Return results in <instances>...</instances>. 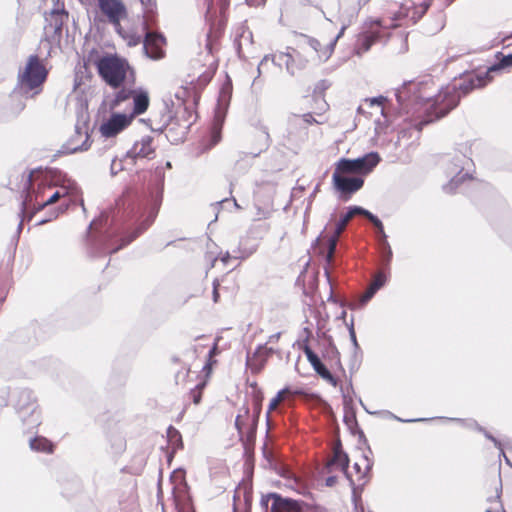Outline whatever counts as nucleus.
<instances>
[{
	"label": "nucleus",
	"instance_id": "obj_52",
	"mask_svg": "<svg viewBox=\"0 0 512 512\" xmlns=\"http://www.w3.org/2000/svg\"><path fill=\"white\" fill-rule=\"evenodd\" d=\"M261 353L266 354V357H271L276 353V350L272 347H267V343L259 344L254 351V357H259Z\"/></svg>",
	"mask_w": 512,
	"mask_h": 512
},
{
	"label": "nucleus",
	"instance_id": "obj_9",
	"mask_svg": "<svg viewBox=\"0 0 512 512\" xmlns=\"http://www.w3.org/2000/svg\"><path fill=\"white\" fill-rule=\"evenodd\" d=\"M380 161L381 157L379 153L370 151L354 159L342 157L336 162L335 168L347 174H358L357 176L364 178V176L374 170Z\"/></svg>",
	"mask_w": 512,
	"mask_h": 512
},
{
	"label": "nucleus",
	"instance_id": "obj_24",
	"mask_svg": "<svg viewBox=\"0 0 512 512\" xmlns=\"http://www.w3.org/2000/svg\"><path fill=\"white\" fill-rule=\"evenodd\" d=\"M132 98H133V110L130 115H132V119H133L135 115H141L144 112H146V110L149 107L150 100H149L148 92L143 90L142 88L135 90Z\"/></svg>",
	"mask_w": 512,
	"mask_h": 512
},
{
	"label": "nucleus",
	"instance_id": "obj_2",
	"mask_svg": "<svg viewBox=\"0 0 512 512\" xmlns=\"http://www.w3.org/2000/svg\"><path fill=\"white\" fill-rule=\"evenodd\" d=\"M432 80L409 81L396 89L395 97L401 110L408 113L414 104L426 107L418 130L446 116L465 96L475 88L480 87V72L474 69L465 72L458 81L440 89H435Z\"/></svg>",
	"mask_w": 512,
	"mask_h": 512
},
{
	"label": "nucleus",
	"instance_id": "obj_38",
	"mask_svg": "<svg viewBox=\"0 0 512 512\" xmlns=\"http://www.w3.org/2000/svg\"><path fill=\"white\" fill-rule=\"evenodd\" d=\"M347 480L349 482V486L351 487V492H352L351 493V501L354 506V509L356 511L361 509V511L363 512L361 494H362V491L364 489V485L366 484V482H364L361 485H356L352 477H348Z\"/></svg>",
	"mask_w": 512,
	"mask_h": 512
},
{
	"label": "nucleus",
	"instance_id": "obj_23",
	"mask_svg": "<svg viewBox=\"0 0 512 512\" xmlns=\"http://www.w3.org/2000/svg\"><path fill=\"white\" fill-rule=\"evenodd\" d=\"M230 95H231V92L227 91V99H225L226 92H225L224 88L222 89L221 96L218 99V103H217V106L215 109V114H214L215 129L220 130L224 123L226 111H227L228 105H229Z\"/></svg>",
	"mask_w": 512,
	"mask_h": 512
},
{
	"label": "nucleus",
	"instance_id": "obj_55",
	"mask_svg": "<svg viewBox=\"0 0 512 512\" xmlns=\"http://www.w3.org/2000/svg\"><path fill=\"white\" fill-rule=\"evenodd\" d=\"M234 258V259H245L248 257V254L247 255H243L240 251V249H237V250H233V255H230V253L227 251L222 257H221V261L224 263V264H227L228 261L230 260V258Z\"/></svg>",
	"mask_w": 512,
	"mask_h": 512
},
{
	"label": "nucleus",
	"instance_id": "obj_60",
	"mask_svg": "<svg viewBox=\"0 0 512 512\" xmlns=\"http://www.w3.org/2000/svg\"><path fill=\"white\" fill-rule=\"evenodd\" d=\"M502 72H491L488 74V69L482 74V88L492 82L495 75L501 74Z\"/></svg>",
	"mask_w": 512,
	"mask_h": 512
},
{
	"label": "nucleus",
	"instance_id": "obj_43",
	"mask_svg": "<svg viewBox=\"0 0 512 512\" xmlns=\"http://www.w3.org/2000/svg\"><path fill=\"white\" fill-rule=\"evenodd\" d=\"M389 276L390 270L387 271L386 269H380L370 285L373 286L376 291H378L386 284Z\"/></svg>",
	"mask_w": 512,
	"mask_h": 512
},
{
	"label": "nucleus",
	"instance_id": "obj_29",
	"mask_svg": "<svg viewBox=\"0 0 512 512\" xmlns=\"http://www.w3.org/2000/svg\"><path fill=\"white\" fill-rule=\"evenodd\" d=\"M29 447L35 452L53 453L54 444L44 436L36 435L29 440Z\"/></svg>",
	"mask_w": 512,
	"mask_h": 512
},
{
	"label": "nucleus",
	"instance_id": "obj_42",
	"mask_svg": "<svg viewBox=\"0 0 512 512\" xmlns=\"http://www.w3.org/2000/svg\"><path fill=\"white\" fill-rule=\"evenodd\" d=\"M482 434L484 435V437L486 439L490 440L496 448L499 449V457H501V455H504L503 447L506 446L509 442V439L507 437L498 438V437L494 436L491 432L486 431L483 428H482Z\"/></svg>",
	"mask_w": 512,
	"mask_h": 512
},
{
	"label": "nucleus",
	"instance_id": "obj_1",
	"mask_svg": "<svg viewBox=\"0 0 512 512\" xmlns=\"http://www.w3.org/2000/svg\"><path fill=\"white\" fill-rule=\"evenodd\" d=\"M172 163L157 166L142 193H128L116 201L111 211H101L86 229V250L90 258H102L118 252L155 220L163 199L165 172Z\"/></svg>",
	"mask_w": 512,
	"mask_h": 512
},
{
	"label": "nucleus",
	"instance_id": "obj_46",
	"mask_svg": "<svg viewBox=\"0 0 512 512\" xmlns=\"http://www.w3.org/2000/svg\"><path fill=\"white\" fill-rule=\"evenodd\" d=\"M118 89L119 90L116 93L115 98L113 100V105L114 106L119 105L120 103L126 101L127 99L132 97L133 93L135 92V90L125 89V88H123V86L118 88Z\"/></svg>",
	"mask_w": 512,
	"mask_h": 512
},
{
	"label": "nucleus",
	"instance_id": "obj_18",
	"mask_svg": "<svg viewBox=\"0 0 512 512\" xmlns=\"http://www.w3.org/2000/svg\"><path fill=\"white\" fill-rule=\"evenodd\" d=\"M304 331L307 333L306 338L303 340L301 344H299V348L304 352L308 362L312 366L313 370L320 376L324 375L329 371L327 366L322 362L320 357L309 345V337L311 335V331L309 328H304Z\"/></svg>",
	"mask_w": 512,
	"mask_h": 512
},
{
	"label": "nucleus",
	"instance_id": "obj_31",
	"mask_svg": "<svg viewBox=\"0 0 512 512\" xmlns=\"http://www.w3.org/2000/svg\"><path fill=\"white\" fill-rule=\"evenodd\" d=\"M354 210L357 211V214L365 216L374 225V227L376 228V230L379 234V238H382V239L388 238V236L384 230V225L377 215H375L372 212H370L369 210H367L361 206H357V205H354Z\"/></svg>",
	"mask_w": 512,
	"mask_h": 512
},
{
	"label": "nucleus",
	"instance_id": "obj_44",
	"mask_svg": "<svg viewBox=\"0 0 512 512\" xmlns=\"http://www.w3.org/2000/svg\"><path fill=\"white\" fill-rule=\"evenodd\" d=\"M439 419H445L448 421L457 422L465 428H468V429H471L474 431H480V425L474 419L446 418V417H439Z\"/></svg>",
	"mask_w": 512,
	"mask_h": 512
},
{
	"label": "nucleus",
	"instance_id": "obj_51",
	"mask_svg": "<svg viewBox=\"0 0 512 512\" xmlns=\"http://www.w3.org/2000/svg\"><path fill=\"white\" fill-rule=\"evenodd\" d=\"M270 502H273V492H268L261 495L260 507L263 512H270Z\"/></svg>",
	"mask_w": 512,
	"mask_h": 512
},
{
	"label": "nucleus",
	"instance_id": "obj_13",
	"mask_svg": "<svg viewBox=\"0 0 512 512\" xmlns=\"http://www.w3.org/2000/svg\"><path fill=\"white\" fill-rule=\"evenodd\" d=\"M143 29L145 31L143 40V50L146 57L152 60L163 58L164 51L159 49V44H166V38L161 32H150L147 27V21L143 20Z\"/></svg>",
	"mask_w": 512,
	"mask_h": 512
},
{
	"label": "nucleus",
	"instance_id": "obj_27",
	"mask_svg": "<svg viewBox=\"0 0 512 512\" xmlns=\"http://www.w3.org/2000/svg\"><path fill=\"white\" fill-rule=\"evenodd\" d=\"M378 251L380 269H386L387 271L390 270L393 252L387 238H379Z\"/></svg>",
	"mask_w": 512,
	"mask_h": 512
},
{
	"label": "nucleus",
	"instance_id": "obj_54",
	"mask_svg": "<svg viewBox=\"0 0 512 512\" xmlns=\"http://www.w3.org/2000/svg\"><path fill=\"white\" fill-rule=\"evenodd\" d=\"M192 91L187 89V88H180L176 93H175V98L180 101V105L181 106H184V105H187L186 104V98L189 97L191 95Z\"/></svg>",
	"mask_w": 512,
	"mask_h": 512
},
{
	"label": "nucleus",
	"instance_id": "obj_49",
	"mask_svg": "<svg viewBox=\"0 0 512 512\" xmlns=\"http://www.w3.org/2000/svg\"><path fill=\"white\" fill-rule=\"evenodd\" d=\"M66 18L63 17H56L52 20L50 23V26L53 27V33L55 36H57L59 39L62 37L63 32V25Z\"/></svg>",
	"mask_w": 512,
	"mask_h": 512
},
{
	"label": "nucleus",
	"instance_id": "obj_39",
	"mask_svg": "<svg viewBox=\"0 0 512 512\" xmlns=\"http://www.w3.org/2000/svg\"><path fill=\"white\" fill-rule=\"evenodd\" d=\"M167 442L174 450H180L184 446L181 433L172 425L167 428Z\"/></svg>",
	"mask_w": 512,
	"mask_h": 512
},
{
	"label": "nucleus",
	"instance_id": "obj_34",
	"mask_svg": "<svg viewBox=\"0 0 512 512\" xmlns=\"http://www.w3.org/2000/svg\"><path fill=\"white\" fill-rule=\"evenodd\" d=\"M269 358L270 357H266L264 353H261L259 357H254V353L251 355L250 352L247 351L245 365L250 368L252 373L258 374L264 368Z\"/></svg>",
	"mask_w": 512,
	"mask_h": 512
},
{
	"label": "nucleus",
	"instance_id": "obj_11",
	"mask_svg": "<svg viewBox=\"0 0 512 512\" xmlns=\"http://www.w3.org/2000/svg\"><path fill=\"white\" fill-rule=\"evenodd\" d=\"M154 138L150 135L143 136L135 141L132 147L125 153L124 160L127 164L135 165L139 160H151L156 156L153 146Z\"/></svg>",
	"mask_w": 512,
	"mask_h": 512
},
{
	"label": "nucleus",
	"instance_id": "obj_59",
	"mask_svg": "<svg viewBox=\"0 0 512 512\" xmlns=\"http://www.w3.org/2000/svg\"><path fill=\"white\" fill-rule=\"evenodd\" d=\"M502 72H491L488 74V69L482 74V88L492 82L495 75L501 74Z\"/></svg>",
	"mask_w": 512,
	"mask_h": 512
},
{
	"label": "nucleus",
	"instance_id": "obj_35",
	"mask_svg": "<svg viewBox=\"0 0 512 512\" xmlns=\"http://www.w3.org/2000/svg\"><path fill=\"white\" fill-rule=\"evenodd\" d=\"M74 142V137H71L66 143H64L60 149L54 154V157H58L61 155H69L79 151H86L89 149L90 144H87V139H85L80 145L72 146Z\"/></svg>",
	"mask_w": 512,
	"mask_h": 512
},
{
	"label": "nucleus",
	"instance_id": "obj_28",
	"mask_svg": "<svg viewBox=\"0 0 512 512\" xmlns=\"http://www.w3.org/2000/svg\"><path fill=\"white\" fill-rule=\"evenodd\" d=\"M240 493L243 494L244 501V509L242 512H251L252 501H253V490L251 484H245L242 487L238 486L235 490V494L233 497L234 503L236 499L240 497ZM234 512H236V505L233 507Z\"/></svg>",
	"mask_w": 512,
	"mask_h": 512
},
{
	"label": "nucleus",
	"instance_id": "obj_50",
	"mask_svg": "<svg viewBox=\"0 0 512 512\" xmlns=\"http://www.w3.org/2000/svg\"><path fill=\"white\" fill-rule=\"evenodd\" d=\"M329 266L327 263H326V266L324 267V274H325V277L327 279V282L330 286V293H329V296L327 298V301L328 302H332V303H339L340 306L342 307L343 306V303L342 302H339L338 299L334 296L333 294V287H332V282H331V276H330V272H329Z\"/></svg>",
	"mask_w": 512,
	"mask_h": 512
},
{
	"label": "nucleus",
	"instance_id": "obj_22",
	"mask_svg": "<svg viewBox=\"0 0 512 512\" xmlns=\"http://www.w3.org/2000/svg\"><path fill=\"white\" fill-rule=\"evenodd\" d=\"M245 423L241 421V415L238 414L235 418L234 426L238 432L239 440L242 443L243 449H244V457L246 458L245 465L249 466L251 469L253 468V451H254V445L252 443L246 442V431L244 432Z\"/></svg>",
	"mask_w": 512,
	"mask_h": 512
},
{
	"label": "nucleus",
	"instance_id": "obj_20",
	"mask_svg": "<svg viewBox=\"0 0 512 512\" xmlns=\"http://www.w3.org/2000/svg\"><path fill=\"white\" fill-rule=\"evenodd\" d=\"M76 114V123H75V135L81 136L82 134L86 135L87 141L89 140L88 134V123H89V112H88V103L85 100H78L75 108Z\"/></svg>",
	"mask_w": 512,
	"mask_h": 512
},
{
	"label": "nucleus",
	"instance_id": "obj_7",
	"mask_svg": "<svg viewBox=\"0 0 512 512\" xmlns=\"http://www.w3.org/2000/svg\"><path fill=\"white\" fill-rule=\"evenodd\" d=\"M357 211L354 210V205L349 206L347 211L340 215L337 220L334 231L326 239L321 241V234L313 241L312 248L318 250L319 255L324 259L328 265L332 264L333 256L336 250L338 238L345 228L347 222L355 215Z\"/></svg>",
	"mask_w": 512,
	"mask_h": 512
},
{
	"label": "nucleus",
	"instance_id": "obj_40",
	"mask_svg": "<svg viewBox=\"0 0 512 512\" xmlns=\"http://www.w3.org/2000/svg\"><path fill=\"white\" fill-rule=\"evenodd\" d=\"M67 193V189H65L63 193L60 192L59 190H56L46 201H44L43 203L39 204L36 208L31 210V214L29 215L28 219L32 220V218L37 212L43 210L46 206L55 203L58 199L65 196Z\"/></svg>",
	"mask_w": 512,
	"mask_h": 512
},
{
	"label": "nucleus",
	"instance_id": "obj_12",
	"mask_svg": "<svg viewBox=\"0 0 512 512\" xmlns=\"http://www.w3.org/2000/svg\"><path fill=\"white\" fill-rule=\"evenodd\" d=\"M207 3V9L205 13V19L207 22H209L210 28L209 32L207 33V43L206 48L211 53L212 52V43L213 41H217L224 33L227 19L226 15H220V18L217 19L215 12H213L214 9V2L213 0H206Z\"/></svg>",
	"mask_w": 512,
	"mask_h": 512
},
{
	"label": "nucleus",
	"instance_id": "obj_58",
	"mask_svg": "<svg viewBox=\"0 0 512 512\" xmlns=\"http://www.w3.org/2000/svg\"><path fill=\"white\" fill-rule=\"evenodd\" d=\"M50 14L53 17V19L56 18V17L68 18V12L64 8V4L63 3H62V7L61 8H59L58 6H55L51 10Z\"/></svg>",
	"mask_w": 512,
	"mask_h": 512
},
{
	"label": "nucleus",
	"instance_id": "obj_53",
	"mask_svg": "<svg viewBox=\"0 0 512 512\" xmlns=\"http://www.w3.org/2000/svg\"><path fill=\"white\" fill-rule=\"evenodd\" d=\"M144 13L148 15L155 14L156 0H140Z\"/></svg>",
	"mask_w": 512,
	"mask_h": 512
},
{
	"label": "nucleus",
	"instance_id": "obj_48",
	"mask_svg": "<svg viewBox=\"0 0 512 512\" xmlns=\"http://www.w3.org/2000/svg\"><path fill=\"white\" fill-rule=\"evenodd\" d=\"M362 361V350L359 349V351L356 352V350L353 349L352 355L350 358V364L349 369L351 372H354L359 369L360 364Z\"/></svg>",
	"mask_w": 512,
	"mask_h": 512
},
{
	"label": "nucleus",
	"instance_id": "obj_17",
	"mask_svg": "<svg viewBox=\"0 0 512 512\" xmlns=\"http://www.w3.org/2000/svg\"><path fill=\"white\" fill-rule=\"evenodd\" d=\"M264 396L261 390H258L253 399V415L251 418L250 423L248 424V427L246 429V442L252 443V445H255L256 441V434H257V427L259 423V418L262 412V402H263Z\"/></svg>",
	"mask_w": 512,
	"mask_h": 512
},
{
	"label": "nucleus",
	"instance_id": "obj_25",
	"mask_svg": "<svg viewBox=\"0 0 512 512\" xmlns=\"http://www.w3.org/2000/svg\"><path fill=\"white\" fill-rule=\"evenodd\" d=\"M321 354L322 357L329 362H332V358H337V355L340 354L338 348L336 347L333 337L326 332H323L321 335Z\"/></svg>",
	"mask_w": 512,
	"mask_h": 512
},
{
	"label": "nucleus",
	"instance_id": "obj_6",
	"mask_svg": "<svg viewBox=\"0 0 512 512\" xmlns=\"http://www.w3.org/2000/svg\"><path fill=\"white\" fill-rule=\"evenodd\" d=\"M389 37L390 32L388 27L383 24L380 18L369 19L364 22L362 30L357 36L353 46V54L361 57L364 53L368 52L375 43L382 41L386 43Z\"/></svg>",
	"mask_w": 512,
	"mask_h": 512
},
{
	"label": "nucleus",
	"instance_id": "obj_5",
	"mask_svg": "<svg viewBox=\"0 0 512 512\" xmlns=\"http://www.w3.org/2000/svg\"><path fill=\"white\" fill-rule=\"evenodd\" d=\"M12 405L23 427L31 431L41 423V412L38 409L33 391L27 388L16 389L11 396Z\"/></svg>",
	"mask_w": 512,
	"mask_h": 512
},
{
	"label": "nucleus",
	"instance_id": "obj_14",
	"mask_svg": "<svg viewBox=\"0 0 512 512\" xmlns=\"http://www.w3.org/2000/svg\"><path fill=\"white\" fill-rule=\"evenodd\" d=\"M132 115L113 112L99 128L101 135L105 138H112L126 129L132 122Z\"/></svg>",
	"mask_w": 512,
	"mask_h": 512
},
{
	"label": "nucleus",
	"instance_id": "obj_37",
	"mask_svg": "<svg viewBox=\"0 0 512 512\" xmlns=\"http://www.w3.org/2000/svg\"><path fill=\"white\" fill-rule=\"evenodd\" d=\"M191 126V123L187 124L186 126L184 127H181V128H175L173 126H170L168 129H167V132L165 134L166 136V139L171 143V144H178L180 142H183L185 137H186V134L189 130Z\"/></svg>",
	"mask_w": 512,
	"mask_h": 512
},
{
	"label": "nucleus",
	"instance_id": "obj_19",
	"mask_svg": "<svg viewBox=\"0 0 512 512\" xmlns=\"http://www.w3.org/2000/svg\"><path fill=\"white\" fill-rule=\"evenodd\" d=\"M279 57H286V71L291 76H294L297 70L305 69L308 64V59L291 47H287L286 52L280 53Z\"/></svg>",
	"mask_w": 512,
	"mask_h": 512
},
{
	"label": "nucleus",
	"instance_id": "obj_33",
	"mask_svg": "<svg viewBox=\"0 0 512 512\" xmlns=\"http://www.w3.org/2000/svg\"><path fill=\"white\" fill-rule=\"evenodd\" d=\"M332 459L335 460V466L340 468L346 479H348V477H352L348 472L350 459L348 454L343 451L341 443H339V446L335 449Z\"/></svg>",
	"mask_w": 512,
	"mask_h": 512
},
{
	"label": "nucleus",
	"instance_id": "obj_26",
	"mask_svg": "<svg viewBox=\"0 0 512 512\" xmlns=\"http://www.w3.org/2000/svg\"><path fill=\"white\" fill-rule=\"evenodd\" d=\"M490 486L492 490H494L495 495H491L487 497L488 502L496 501L500 498V494L502 492V479L500 473V466L492 471L485 480V485Z\"/></svg>",
	"mask_w": 512,
	"mask_h": 512
},
{
	"label": "nucleus",
	"instance_id": "obj_45",
	"mask_svg": "<svg viewBox=\"0 0 512 512\" xmlns=\"http://www.w3.org/2000/svg\"><path fill=\"white\" fill-rule=\"evenodd\" d=\"M376 293H377L376 289L373 286L369 285L367 290L361 296L358 306H365L374 297V295ZM356 307H357V304L350 305L351 309H355Z\"/></svg>",
	"mask_w": 512,
	"mask_h": 512
},
{
	"label": "nucleus",
	"instance_id": "obj_63",
	"mask_svg": "<svg viewBox=\"0 0 512 512\" xmlns=\"http://www.w3.org/2000/svg\"><path fill=\"white\" fill-rule=\"evenodd\" d=\"M322 379L326 380L328 383H330L333 387H337L338 384H339V380L338 378H336L331 372L330 370L325 373L324 375H322L321 377Z\"/></svg>",
	"mask_w": 512,
	"mask_h": 512
},
{
	"label": "nucleus",
	"instance_id": "obj_32",
	"mask_svg": "<svg viewBox=\"0 0 512 512\" xmlns=\"http://www.w3.org/2000/svg\"><path fill=\"white\" fill-rule=\"evenodd\" d=\"M354 210L357 211V214L365 216L374 225V227L376 228V230L379 234V238H382V239L388 238V236L384 230V225L377 215H375L372 212H370L369 210H367L361 206H357V205H354Z\"/></svg>",
	"mask_w": 512,
	"mask_h": 512
},
{
	"label": "nucleus",
	"instance_id": "obj_30",
	"mask_svg": "<svg viewBox=\"0 0 512 512\" xmlns=\"http://www.w3.org/2000/svg\"><path fill=\"white\" fill-rule=\"evenodd\" d=\"M354 210L357 211V214L365 216L374 225V227L376 228V230L379 234V238H382V239L388 238V236L384 230V225L377 215H375L372 212H370L369 210H367L361 206H357V205H354Z\"/></svg>",
	"mask_w": 512,
	"mask_h": 512
},
{
	"label": "nucleus",
	"instance_id": "obj_64",
	"mask_svg": "<svg viewBox=\"0 0 512 512\" xmlns=\"http://www.w3.org/2000/svg\"><path fill=\"white\" fill-rule=\"evenodd\" d=\"M337 41H335L334 39L327 45L325 51L323 52V56H324V61L328 60L330 58V56L332 55L333 51H334V48H335V45H336Z\"/></svg>",
	"mask_w": 512,
	"mask_h": 512
},
{
	"label": "nucleus",
	"instance_id": "obj_10",
	"mask_svg": "<svg viewBox=\"0 0 512 512\" xmlns=\"http://www.w3.org/2000/svg\"><path fill=\"white\" fill-rule=\"evenodd\" d=\"M332 184L339 198L348 201L353 194L359 191L364 185L362 176H348L347 173L335 168L332 175Z\"/></svg>",
	"mask_w": 512,
	"mask_h": 512
},
{
	"label": "nucleus",
	"instance_id": "obj_21",
	"mask_svg": "<svg viewBox=\"0 0 512 512\" xmlns=\"http://www.w3.org/2000/svg\"><path fill=\"white\" fill-rule=\"evenodd\" d=\"M343 406H344V416L343 422L347 426L348 430L352 435H355V431L361 429L358 424L356 417V410L353 405V400L350 396L343 393Z\"/></svg>",
	"mask_w": 512,
	"mask_h": 512
},
{
	"label": "nucleus",
	"instance_id": "obj_56",
	"mask_svg": "<svg viewBox=\"0 0 512 512\" xmlns=\"http://www.w3.org/2000/svg\"><path fill=\"white\" fill-rule=\"evenodd\" d=\"M331 83L326 79L319 80L314 87V94L321 95L323 94L329 87Z\"/></svg>",
	"mask_w": 512,
	"mask_h": 512
},
{
	"label": "nucleus",
	"instance_id": "obj_61",
	"mask_svg": "<svg viewBox=\"0 0 512 512\" xmlns=\"http://www.w3.org/2000/svg\"><path fill=\"white\" fill-rule=\"evenodd\" d=\"M502 72H491L488 74V69L482 74V88L492 82L495 75L501 74Z\"/></svg>",
	"mask_w": 512,
	"mask_h": 512
},
{
	"label": "nucleus",
	"instance_id": "obj_8",
	"mask_svg": "<svg viewBox=\"0 0 512 512\" xmlns=\"http://www.w3.org/2000/svg\"><path fill=\"white\" fill-rule=\"evenodd\" d=\"M48 71L37 54L28 57L23 70L18 73V84L24 93H28L42 86L46 81Z\"/></svg>",
	"mask_w": 512,
	"mask_h": 512
},
{
	"label": "nucleus",
	"instance_id": "obj_36",
	"mask_svg": "<svg viewBox=\"0 0 512 512\" xmlns=\"http://www.w3.org/2000/svg\"><path fill=\"white\" fill-rule=\"evenodd\" d=\"M497 62L488 67V74L491 72H503L512 67V53L504 55L502 52L495 54Z\"/></svg>",
	"mask_w": 512,
	"mask_h": 512
},
{
	"label": "nucleus",
	"instance_id": "obj_3",
	"mask_svg": "<svg viewBox=\"0 0 512 512\" xmlns=\"http://www.w3.org/2000/svg\"><path fill=\"white\" fill-rule=\"evenodd\" d=\"M88 61L94 64L99 77L112 89H118L125 83L134 85L136 82L135 69L125 57L117 53L105 52L101 55L93 48L88 53Z\"/></svg>",
	"mask_w": 512,
	"mask_h": 512
},
{
	"label": "nucleus",
	"instance_id": "obj_41",
	"mask_svg": "<svg viewBox=\"0 0 512 512\" xmlns=\"http://www.w3.org/2000/svg\"><path fill=\"white\" fill-rule=\"evenodd\" d=\"M27 205H28V195H26V197L21 201V204H20V211L18 213V216L20 217V222H19V224L17 226V231H16V234H15V238L17 240L19 239L20 233H21L22 228H23V221L25 219L27 221H30L28 219V217L31 214V211H27Z\"/></svg>",
	"mask_w": 512,
	"mask_h": 512
},
{
	"label": "nucleus",
	"instance_id": "obj_16",
	"mask_svg": "<svg viewBox=\"0 0 512 512\" xmlns=\"http://www.w3.org/2000/svg\"><path fill=\"white\" fill-rule=\"evenodd\" d=\"M305 505L303 500L284 497L280 493L273 492L270 512H303Z\"/></svg>",
	"mask_w": 512,
	"mask_h": 512
},
{
	"label": "nucleus",
	"instance_id": "obj_4",
	"mask_svg": "<svg viewBox=\"0 0 512 512\" xmlns=\"http://www.w3.org/2000/svg\"><path fill=\"white\" fill-rule=\"evenodd\" d=\"M464 150H467L466 146H463L462 149L455 150L453 153L443 158L442 163L444 165L445 174L447 177H450L449 182L442 186L445 193L452 194L461 184L473 179L475 164L473 160L466 155Z\"/></svg>",
	"mask_w": 512,
	"mask_h": 512
},
{
	"label": "nucleus",
	"instance_id": "obj_47",
	"mask_svg": "<svg viewBox=\"0 0 512 512\" xmlns=\"http://www.w3.org/2000/svg\"><path fill=\"white\" fill-rule=\"evenodd\" d=\"M128 164L125 162L124 160V156L118 160L117 157H114L112 160H111V165H110V174L111 176H116L120 171L126 169V166Z\"/></svg>",
	"mask_w": 512,
	"mask_h": 512
},
{
	"label": "nucleus",
	"instance_id": "obj_15",
	"mask_svg": "<svg viewBox=\"0 0 512 512\" xmlns=\"http://www.w3.org/2000/svg\"><path fill=\"white\" fill-rule=\"evenodd\" d=\"M98 7L113 26H119V21L128 15L122 0H98Z\"/></svg>",
	"mask_w": 512,
	"mask_h": 512
},
{
	"label": "nucleus",
	"instance_id": "obj_62",
	"mask_svg": "<svg viewBox=\"0 0 512 512\" xmlns=\"http://www.w3.org/2000/svg\"><path fill=\"white\" fill-rule=\"evenodd\" d=\"M183 107V116L182 118L184 119V121L189 124V123H193L190 119L192 118L193 114H194V111L191 107L187 106V105H184L182 106Z\"/></svg>",
	"mask_w": 512,
	"mask_h": 512
},
{
	"label": "nucleus",
	"instance_id": "obj_57",
	"mask_svg": "<svg viewBox=\"0 0 512 512\" xmlns=\"http://www.w3.org/2000/svg\"><path fill=\"white\" fill-rule=\"evenodd\" d=\"M301 37H303L307 44L315 51V52H319L320 48H321V43L316 39V38H313V37H310V36H307L305 34H300Z\"/></svg>",
	"mask_w": 512,
	"mask_h": 512
}]
</instances>
